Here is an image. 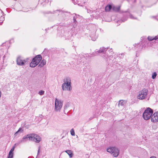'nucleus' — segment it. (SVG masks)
I'll return each instance as SVG.
<instances>
[{
  "label": "nucleus",
  "instance_id": "nucleus-1",
  "mask_svg": "<svg viewBox=\"0 0 158 158\" xmlns=\"http://www.w3.org/2000/svg\"><path fill=\"white\" fill-rule=\"evenodd\" d=\"M108 49L107 48H100L99 50L97 51L94 53H93V54H91V56H96L97 55V54H98L99 55L103 58L105 57V58H107L108 57H111L112 54H113V52L111 49L110 50H108Z\"/></svg>",
  "mask_w": 158,
  "mask_h": 158
},
{
  "label": "nucleus",
  "instance_id": "nucleus-2",
  "mask_svg": "<svg viewBox=\"0 0 158 158\" xmlns=\"http://www.w3.org/2000/svg\"><path fill=\"white\" fill-rule=\"evenodd\" d=\"M65 82L62 85V89L63 90H70L71 82L70 79L69 77H66L64 80Z\"/></svg>",
  "mask_w": 158,
  "mask_h": 158
},
{
  "label": "nucleus",
  "instance_id": "nucleus-3",
  "mask_svg": "<svg viewBox=\"0 0 158 158\" xmlns=\"http://www.w3.org/2000/svg\"><path fill=\"white\" fill-rule=\"evenodd\" d=\"M153 113V110L149 107L147 108L144 111L143 117L145 120H148L150 119Z\"/></svg>",
  "mask_w": 158,
  "mask_h": 158
},
{
  "label": "nucleus",
  "instance_id": "nucleus-4",
  "mask_svg": "<svg viewBox=\"0 0 158 158\" xmlns=\"http://www.w3.org/2000/svg\"><path fill=\"white\" fill-rule=\"evenodd\" d=\"M107 152L110 153L114 157L118 156L119 154V151L115 147H111L107 149Z\"/></svg>",
  "mask_w": 158,
  "mask_h": 158
},
{
  "label": "nucleus",
  "instance_id": "nucleus-5",
  "mask_svg": "<svg viewBox=\"0 0 158 158\" xmlns=\"http://www.w3.org/2000/svg\"><path fill=\"white\" fill-rule=\"evenodd\" d=\"M29 137L30 140L33 141L36 143H39L41 141V138L40 137L35 134H30Z\"/></svg>",
  "mask_w": 158,
  "mask_h": 158
},
{
  "label": "nucleus",
  "instance_id": "nucleus-6",
  "mask_svg": "<svg viewBox=\"0 0 158 158\" xmlns=\"http://www.w3.org/2000/svg\"><path fill=\"white\" fill-rule=\"evenodd\" d=\"M148 91L147 89H143L139 92V94L137 96L138 99L143 100L146 98Z\"/></svg>",
  "mask_w": 158,
  "mask_h": 158
},
{
  "label": "nucleus",
  "instance_id": "nucleus-7",
  "mask_svg": "<svg viewBox=\"0 0 158 158\" xmlns=\"http://www.w3.org/2000/svg\"><path fill=\"white\" fill-rule=\"evenodd\" d=\"M28 60L27 58L23 59L21 57H18L16 60L17 64L20 66L24 65L28 63Z\"/></svg>",
  "mask_w": 158,
  "mask_h": 158
},
{
  "label": "nucleus",
  "instance_id": "nucleus-8",
  "mask_svg": "<svg viewBox=\"0 0 158 158\" xmlns=\"http://www.w3.org/2000/svg\"><path fill=\"white\" fill-rule=\"evenodd\" d=\"M63 102L56 98L55 100V107L56 111H60L63 105Z\"/></svg>",
  "mask_w": 158,
  "mask_h": 158
},
{
  "label": "nucleus",
  "instance_id": "nucleus-9",
  "mask_svg": "<svg viewBox=\"0 0 158 158\" xmlns=\"http://www.w3.org/2000/svg\"><path fill=\"white\" fill-rule=\"evenodd\" d=\"M151 118V121L155 123L158 121V111L156 112L153 114L152 115Z\"/></svg>",
  "mask_w": 158,
  "mask_h": 158
},
{
  "label": "nucleus",
  "instance_id": "nucleus-10",
  "mask_svg": "<svg viewBox=\"0 0 158 158\" xmlns=\"http://www.w3.org/2000/svg\"><path fill=\"white\" fill-rule=\"evenodd\" d=\"M33 61L35 60L36 63L38 64L42 60V57L41 55H38L33 58Z\"/></svg>",
  "mask_w": 158,
  "mask_h": 158
},
{
  "label": "nucleus",
  "instance_id": "nucleus-11",
  "mask_svg": "<svg viewBox=\"0 0 158 158\" xmlns=\"http://www.w3.org/2000/svg\"><path fill=\"white\" fill-rule=\"evenodd\" d=\"M29 134H28L27 135L24 136L22 139L19 142V143L20 144L21 143H25L26 142L27 140V139L28 138L29 140Z\"/></svg>",
  "mask_w": 158,
  "mask_h": 158
},
{
  "label": "nucleus",
  "instance_id": "nucleus-12",
  "mask_svg": "<svg viewBox=\"0 0 158 158\" xmlns=\"http://www.w3.org/2000/svg\"><path fill=\"white\" fill-rule=\"evenodd\" d=\"M46 60L44 59H43L41 60L40 64L38 65V67L40 68L42 67L46 64Z\"/></svg>",
  "mask_w": 158,
  "mask_h": 158
},
{
  "label": "nucleus",
  "instance_id": "nucleus-13",
  "mask_svg": "<svg viewBox=\"0 0 158 158\" xmlns=\"http://www.w3.org/2000/svg\"><path fill=\"white\" fill-rule=\"evenodd\" d=\"M38 64L36 63L35 60L33 61V59L32 61L30 64V66L31 67L33 68L35 67Z\"/></svg>",
  "mask_w": 158,
  "mask_h": 158
},
{
  "label": "nucleus",
  "instance_id": "nucleus-14",
  "mask_svg": "<svg viewBox=\"0 0 158 158\" xmlns=\"http://www.w3.org/2000/svg\"><path fill=\"white\" fill-rule=\"evenodd\" d=\"M148 40L149 41H152L154 40H156L158 39V35L155 37L148 36Z\"/></svg>",
  "mask_w": 158,
  "mask_h": 158
},
{
  "label": "nucleus",
  "instance_id": "nucleus-15",
  "mask_svg": "<svg viewBox=\"0 0 158 158\" xmlns=\"http://www.w3.org/2000/svg\"><path fill=\"white\" fill-rule=\"evenodd\" d=\"M65 152L67 153L69 155L70 157H72L73 155L72 151L71 150H66Z\"/></svg>",
  "mask_w": 158,
  "mask_h": 158
},
{
  "label": "nucleus",
  "instance_id": "nucleus-16",
  "mask_svg": "<svg viewBox=\"0 0 158 158\" xmlns=\"http://www.w3.org/2000/svg\"><path fill=\"white\" fill-rule=\"evenodd\" d=\"M112 9L115 12H118L120 9V7L119 6H114L112 7Z\"/></svg>",
  "mask_w": 158,
  "mask_h": 158
},
{
  "label": "nucleus",
  "instance_id": "nucleus-17",
  "mask_svg": "<svg viewBox=\"0 0 158 158\" xmlns=\"http://www.w3.org/2000/svg\"><path fill=\"white\" fill-rule=\"evenodd\" d=\"M112 8V6L111 5H109L106 6L105 8V10L106 11H109Z\"/></svg>",
  "mask_w": 158,
  "mask_h": 158
},
{
  "label": "nucleus",
  "instance_id": "nucleus-18",
  "mask_svg": "<svg viewBox=\"0 0 158 158\" xmlns=\"http://www.w3.org/2000/svg\"><path fill=\"white\" fill-rule=\"evenodd\" d=\"M14 156V153H10L9 152L7 158H13Z\"/></svg>",
  "mask_w": 158,
  "mask_h": 158
},
{
  "label": "nucleus",
  "instance_id": "nucleus-19",
  "mask_svg": "<svg viewBox=\"0 0 158 158\" xmlns=\"http://www.w3.org/2000/svg\"><path fill=\"white\" fill-rule=\"evenodd\" d=\"M127 15H129L130 18L131 19H136V18L134 17L131 14L129 13H127Z\"/></svg>",
  "mask_w": 158,
  "mask_h": 158
},
{
  "label": "nucleus",
  "instance_id": "nucleus-20",
  "mask_svg": "<svg viewBox=\"0 0 158 158\" xmlns=\"http://www.w3.org/2000/svg\"><path fill=\"white\" fill-rule=\"evenodd\" d=\"M16 144H15V145L14 146H13L11 148V150H10V151L9 152H10V153H13V151H14V150L15 149V145H16Z\"/></svg>",
  "mask_w": 158,
  "mask_h": 158
},
{
  "label": "nucleus",
  "instance_id": "nucleus-21",
  "mask_svg": "<svg viewBox=\"0 0 158 158\" xmlns=\"http://www.w3.org/2000/svg\"><path fill=\"white\" fill-rule=\"evenodd\" d=\"M123 100H120L119 101V103L118 104V105H120L121 106H123Z\"/></svg>",
  "mask_w": 158,
  "mask_h": 158
},
{
  "label": "nucleus",
  "instance_id": "nucleus-22",
  "mask_svg": "<svg viewBox=\"0 0 158 158\" xmlns=\"http://www.w3.org/2000/svg\"><path fill=\"white\" fill-rule=\"evenodd\" d=\"M70 132L71 134V135H72L73 136H74L75 135V132L74 131V130H73V129H71Z\"/></svg>",
  "mask_w": 158,
  "mask_h": 158
},
{
  "label": "nucleus",
  "instance_id": "nucleus-23",
  "mask_svg": "<svg viewBox=\"0 0 158 158\" xmlns=\"http://www.w3.org/2000/svg\"><path fill=\"white\" fill-rule=\"evenodd\" d=\"M90 37L91 38V39L92 40L94 41L97 38V36H96L95 37H93L92 35H91Z\"/></svg>",
  "mask_w": 158,
  "mask_h": 158
},
{
  "label": "nucleus",
  "instance_id": "nucleus-24",
  "mask_svg": "<svg viewBox=\"0 0 158 158\" xmlns=\"http://www.w3.org/2000/svg\"><path fill=\"white\" fill-rule=\"evenodd\" d=\"M156 75V72L154 73L152 75V78L153 79H154L155 78Z\"/></svg>",
  "mask_w": 158,
  "mask_h": 158
},
{
  "label": "nucleus",
  "instance_id": "nucleus-25",
  "mask_svg": "<svg viewBox=\"0 0 158 158\" xmlns=\"http://www.w3.org/2000/svg\"><path fill=\"white\" fill-rule=\"evenodd\" d=\"M23 131V130H22V128H20L19 129L18 131L15 133V135H16V134L18 133H19L20 131L21 132H22Z\"/></svg>",
  "mask_w": 158,
  "mask_h": 158
},
{
  "label": "nucleus",
  "instance_id": "nucleus-26",
  "mask_svg": "<svg viewBox=\"0 0 158 158\" xmlns=\"http://www.w3.org/2000/svg\"><path fill=\"white\" fill-rule=\"evenodd\" d=\"M44 93V91L43 90H40L39 92V94L40 95H43Z\"/></svg>",
  "mask_w": 158,
  "mask_h": 158
},
{
  "label": "nucleus",
  "instance_id": "nucleus-27",
  "mask_svg": "<svg viewBox=\"0 0 158 158\" xmlns=\"http://www.w3.org/2000/svg\"><path fill=\"white\" fill-rule=\"evenodd\" d=\"M49 2V0H45V1L43 3H42V4H43V5L44 6V5H45V4H44V3H48Z\"/></svg>",
  "mask_w": 158,
  "mask_h": 158
},
{
  "label": "nucleus",
  "instance_id": "nucleus-28",
  "mask_svg": "<svg viewBox=\"0 0 158 158\" xmlns=\"http://www.w3.org/2000/svg\"><path fill=\"white\" fill-rule=\"evenodd\" d=\"M55 11H59V12H61V11H62V10H56V11H54L53 12H54L53 13H52V12H49L48 13H55Z\"/></svg>",
  "mask_w": 158,
  "mask_h": 158
},
{
  "label": "nucleus",
  "instance_id": "nucleus-29",
  "mask_svg": "<svg viewBox=\"0 0 158 158\" xmlns=\"http://www.w3.org/2000/svg\"><path fill=\"white\" fill-rule=\"evenodd\" d=\"M68 106H69L68 105L66 104L65 105L64 107V110H66Z\"/></svg>",
  "mask_w": 158,
  "mask_h": 158
},
{
  "label": "nucleus",
  "instance_id": "nucleus-30",
  "mask_svg": "<svg viewBox=\"0 0 158 158\" xmlns=\"http://www.w3.org/2000/svg\"><path fill=\"white\" fill-rule=\"evenodd\" d=\"M40 147H39V149H38V153H37V155H38L39 154V153L40 152Z\"/></svg>",
  "mask_w": 158,
  "mask_h": 158
},
{
  "label": "nucleus",
  "instance_id": "nucleus-31",
  "mask_svg": "<svg viewBox=\"0 0 158 158\" xmlns=\"http://www.w3.org/2000/svg\"><path fill=\"white\" fill-rule=\"evenodd\" d=\"M73 20L74 22L76 21V18L75 17H73Z\"/></svg>",
  "mask_w": 158,
  "mask_h": 158
},
{
  "label": "nucleus",
  "instance_id": "nucleus-32",
  "mask_svg": "<svg viewBox=\"0 0 158 158\" xmlns=\"http://www.w3.org/2000/svg\"><path fill=\"white\" fill-rule=\"evenodd\" d=\"M127 20V18H126V19H123V20H122V21L123 22H125V21H126V20Z\"/></svg>",
  "mask_w": 158,
  "mask_h": 158
},
{
  "label": "nucleus",
  "instance_id": "nucleus-33",
  "mask_svg": "<svg viewBox=\"0 0 158 158\" xmlns=\"http://www.w3.org/2000/svg\"><path fill=\"white\" fill-rule=\"evenodd\" d=\"M150 158H156L155 156H151Z\"/></svg>",
  "mask_w": 158,
  "mask_h": 158
},
{
  "label": "nucleus",
  "instance_id": "nucleus-34",
  "mask_svg": "<svg viewBox=\"0 0 158 158\" xmlns=\"http://www.w3.org/2000/svg\"><path fill=\"white\" fill-rule=\"evenodd\" d=\"M1 91H0V98L1 97Z\"/></svg>",
  "mask_w": 158,
  "mask_h": 158
},
{
  "label": "nucleus",
  "instance_id": "nucleus-35",
  "mask_svg": "<svg viewBox=\"0 0 158 158\" xmlns=\"http://www.w3.org/2000/svg\"><path fill=\"white\" fill-rule=\"evenodd\" d=\"M0 10L1 11L2 13H3L2 11L0 9Z\"/></svg>",
  "mask_w": 158,
  "mask_h": 158
},
{
  "label": "nucleus",
  "instance_id": "nucleus-36",
  "mask_svg": "<svg viewBox=\"0 0 158 158\" xmlns=\"http://www.w3.org/2000/svg\"><path fill=\"white\" fill-rule=\"evenodd\" d=\"M39 2H40V0L39 1Z\"/></svg>",
  "mask_w": 158,
  "mask_h": 158
},
{
  "label": "nucleus",
  "instance_id": "nucleus-37",
  "mask_svg": "<svg viewBox=\"0 0 158 158\" xmlns=\"http://www.w3.org/2000/svg\"><path fill=\"white\" fill-rule=\"evenodd\" d=\"M5 56H3V57H5Z\"/></svg>",
  "mask_w": 158,
  "mask_h": 158
}]
</instances>
